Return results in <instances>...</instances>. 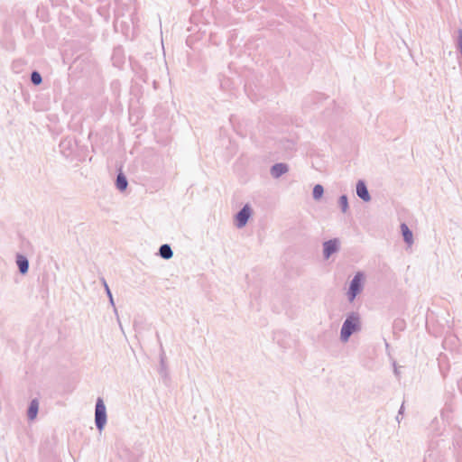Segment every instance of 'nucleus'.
Here are the masks:
<instances>
[{"label":"nucleus","mask_w":462,"mask_h":462,"mask_svg":"<svg viewBox=\"0 0 462 462\" xmlns=\"http://www.w3.org/2000/svg\"><path fill=\"white\" fill-rule=\"evenodd\" d=\"M359 324L357 319H346L341 329V339L346 341L351 334L357 330Z\"/></svg>","instance_id":"7ed1b4c3"},{"label":"nucleus","mask_w":462,"mask_h":462,"mask_svg":"<svg viewBox=\"0 0 462 462\" xmlns=\"http://www.w3.org/2000/svg\"><path fill=\"white\" fill-rule=\"evenodd\" d=\"M323 192V187L319 184H317L313 189V198L315 199H319L322 197Z\"/></svg>","instance_id":"ddd939ff"},{"label":"nucleus","mask_w":462,"mask_h":462,"mask_svg":"<svg viewBox=\"0 0 462 462\" xmlns=\"http://www.w3.org/2000/svg\"><path fill=\"white\" fill-rule=\"evenodd\" d=\"M401 229H402V236H403V238H404L405 242L409 245H411L412 243H413V237H412L411 231L409 229V227L405 224H402Z\"/></svg>","instance_id":"1a4fd4ad"},{"label":"nucleus","mask_w":462,"mask_h":462,"mask_svg":"<svg viewBox=\"0 0 462 462\" xmlns=\"http://www.w3.org/2000/svg\"><path fill=\"white\" fill-rule=\"evenodd\" d=\"M32 81L35 85H39L42 82V77L38 72H32Z\"/></svg>","instance_id":"4468645a"},{"label":"nucleus","mask_w":462,"mask_h":462,"mask_svg":"<svg viewBox=\"0 0 462 462\" xmlns=\"http://www.w3.org/2000/svg\"><path fill=\"white\" fill-rule=\"evenodd\" d=\"M39 409V403L36 400L32 401L29 410H28V417L30 420H34L37 416Z\"/></svg>","instance_id":"9d476101"},{"label":"nucleus","mask_w":462,"mask_h":462,"mask_svg":"<svg viewBox=\"0 0 462 462\" xmlns=\"http://www.w3.org/2000/svg\"><path fill=\"white\" fill-rule=\"evenodd\" d=\"M287 171H288V167L286 164L278 163V164H275L274 166H273L271 171H272L273 176H274L275 178H278L282 174L287 172Z\"/></svg>","instance_id":"6e6552de"},{"label":"nucleus","mask_w":462,"mask_h":462,"mask_svg":"<svg viewBox=\"0 0 462 462\" xmlns=\"http://www.w3.org/2000/svg\"><path fill=\"white\" fill-rule=\"evenodd\" d=\"M95 420L97 427L99 430H102L106 422V406L101 398L97 399L96 404Z\"/></svg>","instance_id":"f257e3e1"},{"label":"nucleus","mask_w":462,"mask_h":462,"mask_svg":"<svg viewBox=\"0 0 462 462\" xmlns=\"http://www.w3.org/2000/svg\"><path fill=\"white\" fill-rule=\"evenodd\" d=\"M16 263L19 267L20 272L23 274L27 273L29 263H28V260L26 259V257H24L23 255H20V254L17 255Z\"/></svg>","instance_id":"0eeeda50"},{"label":"nucleus","mask_w":462,"mask_h":462,"mask_svg":"<svg viewBox=\"0 0 462 462\" xmlns=\"http://www.w3.org/2000/svg\"><path fill=\"white\" fill-rule=\"evenodd\" d=\"M116 187L120 190H125L127 187L126 178L122 173H119L117 176Z\"/></svg>","instance_id":"9b49d317"},{"label":"nucleus","mask_w":462,"mask_h":462,"mask_svg":"<svg viewBox=\"0 0 462 462\" xmlns=\"http://www.w3.org/2000/svg\"><path fill=\"white\" fill-rule=\"evenodd\" d=\"M160 254L164 259H170L172 256V251L168 245H163L160 248Z\"/></svg>","instance_id":"f8f14e48"},{"label":"nucleus","mask_w":462,"mask_h":462,"mask_svg":"<svg viewBox=\"0 0 462 462\" xmlns=\"http://www.w3.org/2000/svg\"><path fill=\"white\" fill-rule=\"evenodd\" d=\"M459 49H460V51L462 53V32H461V34L459 36Z\"/></svg>","instance_id":"dca6fc26"},{"label":"nucleus","mask_w":462,"mask_h":462,"mask_svg":"<svg viewBox=\"0 0 462 462\" xmlns=\"http://www.w3.org/2000/svg\"><path fill=\"white\" fill-rule=\"evenodd\" d=\"M356 193L357 195L365 201L370 200V195L366 189L365 184L363 181H359L356 185Z\"/></svg>","instance_id":"423d86ee"},{"label":"nucleus","mask_w":462,"mask_h":462,"mask_svg":"<svg viewBox=\"0 0 462 462\" xmlns=\"http://www.w3.org/2000/svg\"><path fill=\"white\" fill-rule=\"evenodd\" d=\"M339 202H340V205L342 207V210L344 212L346 211V208H347V199L346 196H341L340 199H339Z\"/></svg>","instance_id":"2eb2a0df"},{"label":"nucleus","mask_w":462,"mask_h":462,"mask_svg":"<svg viewBox=\"0 0 462 462\" xmlns=\"http://www.w3.org/2000/svg\"><path fill=\"white\" fill-rule=\"evenodd\" d=\"M364 282V274L357 273L351 282L347 296L350 301H353L356 296L361 291Z\"/></svg>","instance_id":"f03ea898"},{"label":"nucleus","mask_w":462,"mask_h":462,"mask_svg":"<svg viewBox=\"0 0 462 462\" xmlns=\"http://www.w3.org/2000/svg\"><path fill=\"white\" fill-rule=\"evenodd\" d=\"M250 217V208L248 206L243 208V209L236 215V225L238 227L244 226Z\"/></svg>","instance_id":"20e7f679"},{"label":"nucleus","mask_w":462,"mask_h":462,"mask_svg":"<svg viewBox=\"0 0 462 462\" xmlns=\"http://www.w3.org/2000/svg\"><path fill=\"white\" fill-rule=\"evenodd\" d=\"M338 242L337 239L329 240L324 243V256L328 259L337 250Z\"/></svg>","instance_id":"39448f33"}]
</instances>
